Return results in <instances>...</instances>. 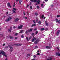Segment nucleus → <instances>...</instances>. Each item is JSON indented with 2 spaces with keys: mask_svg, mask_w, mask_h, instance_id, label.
Returning <instances> with one entry per match:
<instances>
[{
  "mask_svg": "<svg viewBox=\"0 0 60 60\" xmlns=\"http://www.w3.org/2000/svg\"><path fill=\"white\" fill-rule=\"evenodd\" d=\"M31 2H33L34 3H37L35 4V5H37L38 4H40V3L41 2L40 0H30Z\"/></svg>",
  "mask_w": 60,
  "mask_h": 60,
  "instance_id": "obj_1",
  "label": "nucleus"
},
{
  "mask_svg": "<svg viewBox=\"0 0 60 60\" xmlns=\"http://www.w3.org/2000/svg\"><path fill=\"white\" fill-rule=\"evenodd\" d=\"M39 41H40V39H37L34 43L35 44H37Z\"/></svg>",
  "mask_w": 60,
  "mask_h": 60,
  "instance_id": "obj_2",
  "label": "nucleus"
},
{
  "mask_svg": "<svg viewBox=\"0 0 60 60\" xmlns=\"http://www.w3.org/2000/svg\"><path fill=\"white\" fill-rule=\"evenodd\" d=\"M23 25H21L18 27V28L19 29H21L23 27Z\"/></svg>",
  "mask_w": 60,
  "mask_h": 60,
  "instance_id": "obj_3",
  "label": "nucleus"
},
{
  "mask_svg": "<svg viewBox=\"0 0 60 60\" xmlns=\"http://www.w3.org/2000/svg\"><path fill=\"white\" fill-rule=\"evenodd\" d=\"M10 17H9L7 19H6V21H10L12 19Z\"/></svg>",
  "mask_w": 60,
  "mask_h": 60,
  "instance_id": "obj_4",
  "label": "nucleus"
},
{
  "mask_svg": "<svg viewBox=\"0 0 60 60\" xmlns=\"http://www.w3.org/2000/svg\"><path fill=\"white\" fill-rule=\"evenodd\" d=\"M56 54L57 56H60V53L59 52H56Z\"/></svg>",
  "mask_w": 60,
  "mask_h": 60,
  "instance_id": "obj_5",
  "label": "nucleus"
},
{
  "mask_svg": "<svg viewBox=\"0 0 60 60\" xmlns=\"http://www.w3.org/2000/svg\"><path fill=\"white\" fill-rule=\"evenodd\" d=\"M36 38H33V39L32 40V42H34V41H35V40H36Z\"/></svg>",
  "mask_w": 60,
  "mask_h": 60,
  "instance_id": "obj_6",
  "label": "nucleus"
},
{
  "mask_svg": "<svg viewBox=\"0 0 60 60\" xmlns=\"http://www.w3.org/2000/svg\"><path fill=\"white\" fill-rule=\"evenodd\" d=\"M60 30H58V31L56 33V35L57 36H58V35L59 34V33H60Z\"/></svg>",
  "mask_w": 60,
  "mask_h": 60,
  "instance_id": "obj_7",
  "label": "nucleus"
},
{
  "mask_svg": "<svg viewBox=\"0 0 60 60\" xmlns=\"http://www.w3.org/2000/svg\"><path fill=\"white\" fill-rule=\"evenodd\" d=\"M19 19L16 18L14 20V21L15 22H17V21H19Z\"/></svg>",
  "mask_w": 60,
  "mask_h": 60,
  "instance_id": "obj_8",
  "label": "nucleus"
},
{
  "mask_svg": "<svg viewBox=\"0 0 60 60\" xmlns=\"http://www.w3.org/2000/svg\"><path fill=\"white\" fill-rule=\"evenodd\" d=\"M46 49H50L51 48V47H49V46H46Z\"/></svg>",
  "mask_w": 60,
  "mask_h": 60,
  "instance_id": "obj_9",
  "label": "nucleus"
},
{
  "mask_svg": "<svg viewBox=\"0 0 60 60\" xmlns=\"http://www.w3.org/2000/svg\"><path fill=\"white\" fill-rule=\"evenodd\" d=\"M8 7H10L11 8V7L10 6V3L9 2L8 3Z\"/></svg>",
  "mask_w": 60,
  "mask_h": 60,
  "instance_id": "obj_10",
  "label": "nucleus"
},
{
  "mask_svg": "<svg viewBox=\"0 0 60 60\" xmlns=\"http://www.w3.org/2000/svg\"><path fill=\"white\" fill-rule=\"evenodd\" d=\"M45 23H46V24L47 26H49V24H48V23L47 22V21H45Z\"/></svg>",
  "mask_w": 60,
  "mask_h": 60,
  "instance_id": "obj_11",
  "label": "nucleus"
},
{
  "mask_svg": "<svg viewBox=\"0 0 60 60\" xmlns=\"http://www.w3.org/2000/svg\"><path fill=\"white\" fill-rule=\"evenodd\" d=\"M33 31V28L30 29L29 30V32H31V31Z\"/></svg>",
  "mask_w": 60,
  "mask_h": 60,
  "instance_id": "obj_12",
  "label": "nucleus"
},
{
  "mask_svg": "<svg viewBox=\"0 0 60 60\" xmlns=\"http://www.w3.org/2000/svg\"><path fill=\"white\" fill-rule=\"evenodd\" d=\"M8 31L9 32H11V30L10 29H8Z\"/></svg>",
  "mask_w": 60,
  "mask_h": 60,
  "instance_id": "obj_13",
  "label": "nucleus"
},
{
  "mask_svg": "<svg viewBox=\"0 0 60 60\" xmlns=\"http://www.w3.org/2000/svg\"><path fill=\"white\" fill-rule=\"evenodd\" d=\"M36 26V24H35V23H34V24L32 25L31 26V27H33V26Z\"/></svg>",
  "mask_w": 60,
  "mask_h": 60,
  "instance_id": "obj_14",
  "label": "nucleus"
},
{
  "mask_svg": "<svg viewBox=\"0 0 60 60\" xmlns=\"http://www.w3.org/2000/svg\"><path fill=\"white\" fill-rule=\"evenodd\" d=\"M44 30V28H43L41 29H40L41 31H43Z\"/></svg>",
  "mask_w": 60,
  "mask_h": 60,
  "instance_id": "obj_15",
  "label": "nucleus"
},
{
  "mask_svg": "<svg viewBox=\"0 0 60 60\" xmlns=\"http://www.w3.org/2000/svg\"><path fill=\"white\" fill-rule=\"evenodd\" d=\"M13 13H16V12H15V11L14 10H12Z\"/></svg>",
  "mask_w": 60,
  "mask_h": 60,
  "instance_id": "obj_16",
  "label": "nucleus"
},
{
  "mask_svg": "<svg viewBox=\"0 0 60 60\" xmlns=\"http://www.w3.org/2000/svg\"><path fill=\"white\" fill-rule=\"evenodd\" d=\"M19 1L20 4H21V0H19Z\"/></svg>",
  "mask_w": 60,
  "mask_h": 60,
  "instance_id": "obj_17",
  "label": "nucleus"
},
{
  "mask_svg": "<svg viewBox=\"0 0 60 60\" xmlns=\"http://www.w3.org/2000/svg\"><path fill=\"white\" fill-rule=\"evenodd\" d=\"M38 23L39 25H41V21H39V22H38Z\"/></svg>",
  "mask_w": 60,
  "mask_h": 60,
  "instance_id": "obj_18",
  "label": "nucleus"
},
{
  "mask_svg": "<svg viewBox=\"0 0 60 60\" xmlns=\"http://www.w3.org/2000/svg\"><path fill=\"white\" fill-rule=\"evenodd\" d=\"M9 38L10 39H13V37H12L11 36H10L9 37Z\"/></svg>",
  "mask_w": 60,
  "mask_h": 60,
  "instance_id": "obj_19",
  "label": "nucleus"
},
{
  "mask_svg": "<svg viewBox=\"0 0 60 60\" xmlns=\"http://www.w3.org/2000/svg\"><path fill=\"white\" fill-rule=\"evenodd\" d=\"M28 32H29V30L28 31H26L25 32V33L26 34H27V33H28Z\"/></svg>",
  "mask_w": 60,
  "mask_h": 60,
  "instance_id": "obj_20",
  "label": "nucleus"
},
{
  "mask_svg": "<svg viewBox=\"0 0 60 60\" xmlns=\"http://www.w3.org/2000/svg\"><path fill=\"white\" fill-rule=\"evenodd\" d=\"M37 9H40V7L39 6H37Z\"/></svg>",
  "mask_w": 60,
  "mask_h": 60,
  "instance_id": "obj_21",
  "label": "nucleus"
},
{
  "mask_svg": "<svg viewBox=\"0 0 60 60\" xmlns=\"http://www.w3.org/2000/svg\"><path fill=\"white\" fill-rule=\"evenodd\" d=\"M35 15L36 16H38V13H36L35 14Z\"/></svg>",
  "mask_w": 60,
  "mask_h": 60,
  "instance_id": "obj_22",
  "label": "nucleus"
},
{
  "mask_svg": "<svg viewBox=\"0 0 60 60\" xmlns=\"http://www.w3.org/2000/svg\"><path fill=\"white\" fill-rule=\"evenodd\" d=\"M55 20H56V21L57 22H58V19H57V18H56Z\"/></svg>",
  "mask_w": 60,
  "mask_h": 60,
  "instance_id": "obj_23",
  "label": "nucleus"
},
{
  "mask_svg": "<svg viewBox=\"0 0 60 60\" xmlns=\"http://www.w3.org/2000/svg\"><path fill=\"white\" fill-rule=\"evenodd\" d=\"M39 32L38 31H36V34H37V33H38Z\"/></svg>",
  "mask_w": 60,
  "mask_h": 60,
  "instance_id": "obj_24",
  "label": "nucleus"
},
{
  "mask_svg": "<svg viewBox=\"0 0 60 60\" xmlns=\"http://www.w3.org/2000/svg\"><path fill=\"white\" fill-rule=\"evenodd\" d=\"M13 10H15V11H17V9H16V8H13Z\"/></svg>",
  "mask_w": 60,
  "mask_h": 60,
  "instance_id": "obj_25",
  "label": "nucleus"
},
{
  "mask_svg": "<svg viewBox=\"0 0 60 60\" xmlns=\"http://www.w3.org/2000/svg\"><path fill=\"white\" fill-rule=\"evenodd\" d=\"M44 17V15H42V16H41V18H42V19H43Z\"/></svg>",
  "mask_w": 60,
  "mask_h": 60,
  "instance_id": "obj_26",
  "label": "nucleus"
},
{
  "mask_svg": "<svg viewBox=\"0 0 60 60\" xmlns=\"http://www.w3.org/2000/svg\"><path fill=\"white\" fill-rule=\"evenodd\" d=\"M21 37L22 38H24V36L23 35H21Z\"/></svg>",
  "mask_w": 60,
  "mask_h": 60,
  "instance_id": "obj_27",
  "label": "nucleus"
},
{
  "mask_svg": "<svg viewBox=\"0 0 60 60\" xmlns=\"http://www.w3.org/2000/svg\"><path fill=\"white\" fill-rule=\"evenodd\" d=\"M43 5H44V4H41V6L42 7L43 6Z\"/></svg>",
  "mask_w": 60,
  "mask_h": 60,
  "instance_id": "obj_28",
  "label": "nucleus"
},
{
  "mask_svg": "<svg viewBox=\"0 0 60 60\" xmlns=\"http://www.w3.org/2000/svg\"><path fill=\"white\" fill-rule=\"evenodd\" d=\"M34 35V33H32V36H33V35Z\"/></svg>",
  "mask_w": 60,
  "mask_h": 60,
  "instance_id": "obj_29",
  "label": "nucleus"
},
{
  "mask_svg": "<svg viewBox=\"0 0 60 60\" xmlns=\"http://www.w3.org/2000/svg\"><path fill=\"white\" fill-rule=\"evenodd\" d=\"M23 30H22L20 31V33H23Z\"/></svg>",
  "mask_w": 60,
  "mask_h": 60,
  "instance_id": "obj_30",
  "label": "nucleus"
},
{
  "mask_svg": "<svg viewBox=\"0 0 60 60\" xmlns=\"http://www.w3.org/2000/svg\"><path fill=\"white\" fill-rule=\"evenodd\" d=\"M10 49H13V47H10Z\"/></svg>",
  "mask_w": 60,
  "mask_h": 60,
  "instance_id": "obj_31",
  "label": "nucleus"
},
{
  "mask_svg": "<svg viewBox=\"0 0 60 60\" xmlns=\"http://www.w3.org/2000/svg\"><path fill=\"white\" fill-rule=\"evenodd\" d=\"M33 22H34V23H36V22H35V20H33Z\"/></svg>",
  "mask_w": 60,
  "mask_h": 60,
  "instance_id": "obj_32",
  "label": "nucleus"
},
{
  "mask_svg": "<svg viewBox=\"0 0 60 60\" xmlns=\"http://www.w3.org/2000/svg\"><path fill=\"white\" fill-rule=\"evenodd\" d=\"M18 33H16L15 34V35L16 36L17 35H18Z\"/></svg>",
  "mask_w": 60,
  "mask_h": 60,
  "instance_id": "obj_33",
  "label": "nucleus"
},
{
  "mask_svg": "<svg viewBox=\"0 0 60 60\" xmlns=\"http://www.w3.org/2000/svg\"><path fill=\"white\" fill-rule=\"evenodd\" d=\"M38 48V47L37 46H36L35 47V49H37V48Z\"/></svg>",
  "mask_w": 60,
  "mask_h": 60,
  "instance_id": "obj_34",
  "label": "nucleus"
},
{
  "mask_svg": "<svg viewBox=\"0 0 60 60\" xmlns=\"http://www.w3.org/2000/svg\"><path fill=\"white\" fill-rule=\"evenodd\" d=\"M4 56H5V57H7V56L6 55H5V54L4 55Z\"/></svg>",
  "mask_w": 60,
  "mask_h": 60,
  "instance_id": "obj_35",
  "label": "nucleus"
},
{
  "mask_svg": "<svg viewBox=\"0 0 60 60\" xmlns=\"http://www.w3.org/2000/svg\"><path fill=\"white\" fill-rule=\"evenodd\" d=\"M32 38V37H30V38H29V40H30Z\"/></svg>",
  "mask_w": 60,
  "mask_h": 60,
  "instance_id": "obj_36",
  "label": "nucleus"
},
{
  "mask_svg": "<svg viewBox=\"0 0 60 60\" xmlns=\"http://www.w3.org/2000/svg\"><path fill=\"white\" fill-rule=\"evenodd\" d=\"M17 45L18 46H21V45L20 44H18Z\"/></svg>",
  "mask_w": 60,
  "mask_h": 60,
  "instance_id": "obj_37",
  "label": "nucleus"
},
{
  "mask_svg": "<svg viewBox=\"0 0 60 60\" xmlns=\"http://www.w3.org/2000/svg\"><path fill=\"white\" fill-rule=\"evenodd\" d=\"M15 2H14V5L13 6V7H14V6H15Z\"/></svg>",
  "mask_w": 60,
  "mask_h": 60,
  "instance_id": "obj_38",
  "label": "nucleus"
},
{
  "mask_svg": "<svg viewBox=\"0 0 60 60\" xmlns=\"http://www.w3.org/2000/svg\"><path fill=\"white\" fill-rule=\"evenodd\" d=\"M58 23L59 24H60V20H59L58 21Z\"/></svg>",
  "mask_w": 60,
  "mask_h": 60,
  "instance_id": "obj_39",
  "label": "nucleus"
},
{
  "mask_svg": "<svg viewBox=\"0 0 60 60\" xmlns=\"http://www.w3.org/2000/svg\"><path fill=\"white\" fill-rule=\"evenodd\" d=\"M26 39L28 41H29V40H28V38H26Z\"/></svg>",
  "mask_w": 60,
  "mask_h": 60,
  "instance_id": "obj_40",
  "label": "nucleus"
},
{
  "mask_svg": "<svg viewBox=\"0 0 60 60\" xmlns=\"http://www.w3.org/2000/svg\"><path fill=\"white\" fill-rule=\"evenodd\" d=\"M30 8L31 9H32V6H30Z\"/></svg>",
  "mask_w": 60,
  "mask_h": 60,
  "instance_id": "obj_41",
  "label": "nucleus"
},
{
  "mask_svg": "<svg viewBox=\"0 0 60 60\" xmlns=\"http://www.w3.org/2000/svg\"><path fill=\"white\" fill-rule=\"evenodd\" d=\"M30 55L29 54H27V56H30Z\"/></svg>",
  "mask_w": 60,
  "mask_h": 60,
  "instance_id": "obj_42",
  "label": "nucleus"
},
{
  "mask_svg": "<svg viewBox=\"0 0 60 60\" xmlns=\"http://www.w3.org/2000/svg\"><path fill=\"white\" fill-rule=\"evenodd\" d=\"M34 57V58H35L36 57V56L35 55H34V56H33Z\"/></svg>",
  "mask_w": 60,
  "mask_h": 60,
  "instance_id": "obj_43",
  "label": "nucleus"
},
{
  "mask_svg": "<svg viewBox=\"0 0 60 60\" xmlns=\"http://www.w3.org/2000/svg\"><path fill=\"white\" fill-rule=\"evenodd\" d=\"M36 30H37V28H36L34 29V30L35 31Z\"/></svg>",
  "mask_w": 60,
  "mask_h": 60,
  "instance_id": "obj_44",
  "label": "nucleus"
},
{
  "mask_svg": "<svg viewBox=\"0 0 60 60\" xmlns=\"http://www.w3.org/2000/svg\"><path fill=\"white\" fill-rule=\"evenodd\" d=\"M45 0V2H47V1H48V0Z\"/></svg>",
  "mask_w": 60,
  "mask_h": 60,
  "instance_id": "obj_45",
  "label": "nucleus"
},
{
  "mask_svg": "<svg viewBox=\"0 0 60 60\" xmlns=\"http://www.w3.org/2000/svg\"><path fill=\"white\" fill-rule=\"evenodd\" d=\"M5 48H6V49H7V48H8V46H7L5 47Z\"/></svg>",
  "mask_w": 60,
  "mask_h": 60,
  "instance_id": "obj_46",
  "label": "nucleus"
},
{
  "mask_svg": "<svg viewBox=\"0 0 60 60\" xmlns=\"http://www.w3.org/2000/svg\"><path fill=\"white\" fill-rule=\"evenodd\" d=\"M23 14H24V16H25V12H24Z\"/></svg>",
  "mask_w": 60,
  "mask_h": 60,
  "instance_id": "obj_47",
  "label": "nucleus"
},
{
  "mask_svg": "<svg viewBox=\"0 0 60 60\" xmlns=\"http://www.w3.org/2000/svg\"><path fill=\"white\" fill-rule=\"evenodd\" d=\"M12 27H10V29H11V30H12Z\"/></svg>",
  "mask_w": 60,
  "mask_h": 60,
  "instance_id": "obj_48",
  "label": "nucleus"
},
{
  "mask_svg": "<svg viewBox=\"0 0 60 60\" xmlns=\"http://www.w3.org/2000/svg\"><path fill=\"white\" fill-rule=\"evenodd\" d=\"M0 35L1 36V37H3V35L0 34Z\"/></svg>",
  "mask_w": 60,
  "mask_h": 60,
  "instance_id": "obj_49",
  "label": "nucleus"
},
{
  "mask_svg": "<svg viewBox=\"0 0 60 60\" xmlns=\"http://www.w3.org/2000/svg\"><path fill=\"white\" fill-rule=\"evenodd\" d=\"M40 55V53H38L37 54V55Z\"/></svg>",
  "mask_w": 60,
  "mask_h": 60,
  "instance_id": "obj_50",
  "label": "nucleus"
},
{
  "mask_svg": "<svg viewBox=\"0 0 60 60\" xmlns=\"http://www.w3.org/2000/svg\"><path fill=\"white\" fill-rule=\"evenodd\" d=\"M57 17H60V15H57Z\"/></svg>",
  "mask_w": 60,
  "mask_h": 60,
  "instance_id": "obj_51",
  "label": "nucleus"
},
{
  "mask_svg": "<svg viewBox=\"0 0 60 60\" xmlns=\"http://www.w3.org/2000/svg\"><path fill=\"white\" fill-rule=\"evenodd\" d=\"M32 4V3L31 2H30V4H29V5H31V4Z\"/></svg>",
  "mask_w": 60,
  "mask_h": 60,
  "instance_id": "obj_52",
  "label": "nucleus"
},
{
  "mask_svg": "<svg viewBox=\"0 0 60 60\" xmlns=\"http://www.w3.org/2000/svg\"><path fill=\"white\" fill-rule=\"evenodd\" d=\"M38 19H37V20H36V22H38Z\"/></svg>",
  "mask_w": 60,
  "mask_h": 60,
  "instance_id": "obj_53",
  "label": "nucleus"
},
{
  "mask_svg": "<svg viewBox=\"0 0 60 60\" xmlns=\"http://www.w3.org/2000/svg\"><path fill=\"white\" fill-rule=\"evenodd\" d=\"M57 49L58 50H59V48H58V47H57Z\"/></svg>",
  "mask_w": 60,
  "mask_h": 60,
  "instance_id": "obj_54",
  "label": "nucleus"
},
{
  "mask_svg": "<svg viewBox=\"0 0 60 60\" xmlns=\"http://www.w3.org/2000/svg\"><path fill=\"white\" fill-rule=\"evenodd\" d=\"M29 5H28V4H27V6L26 7V8H27L29 6Z\"/></svg>",
  "mask_w": 60,
  "mask_h": 60,
  "instance_id": "obj_55",
  "label": "nucleus"
},
{
  "mask_svg": "<svg viewBox=\"0 0 60 60\" xmlns=\"http://www.w3.org/2000/svg\"><path fill=\"white\" fill-rule=\"evenodd\" d=\"M45 18H46V17L45 16L44 17V19H45Z\"/></svg>",
  "mask_w": 60,
  "mask_h": 60,
  "instance_id": "obj_56",
  "label": "nucleus"
},
{
  "mask_svg": "<svg viewBox=\"0 0 60 60\" xmlns=\"http://www.w3.org/2000/svg\"><path fill=\"white\" fill-rule=\"evenodd\" d=\"M52 58H50V59H49V60H52Z\"/></svg>",
  "mask_w": 60,
  "mask_h": 60,
  "instance_id": "obj_57",
  "label": "nucleus"
},
{
  "mask_svg": "<svg viewBox=\"0 0 60 60\" xmlns=\"http://www.w3.org/2000/svg\"><path fill=\"white\" fill-rule=\"evenodd\" d=\"M39 52H40V51H39V50H38L37 51L38 53H39Z\"/></svg>",
  "mask_w": 60,
  "mask_h": 60,
  "instance_id": "obj_58",
  "label": "nucleus"
},
{
  "mask_svg": "<svg viewBox=\"0 0 60 60\" xmlns=\"http://www.w3.org/2000/svg\"><path fill=\"white\" fill-rule=\"evenodd\" d=\"M51 6H52V7H53V6H54V5H51Z\"/></svg>",
  "mask_w": 60,
  "mask_h": 60,
  "instance_id": "obj_59",
  "label": "nucleus"
},
{
  "mask_svg": "<svg viewBox=\"0 0 60 60\" xmlns=\"http://www.w3.org/2000/svg\"><path fill=\"white\" fill-rule=\"evenodd\" d=\"M8 14V12H7V13H6L7 15V14Z\"/></svg>",
  "mask_w": 60,
  "mask_h": 60,
  "instance_id": "obj_60",
  "label": "nucleus"
},
{
  "mask_svg": "<svg viewBox=\"0 0 60 60\" xmlns=\"http://www.w3.org/2000/svg\"><path fill=\"white\" fill-rule=\"evenodd\" d=\"M14 28H16V26H14Z\"/></svg>",
  "mask_w": 60,
  "mask_h": 60,
  "instance_id": "obj_61",
  "label": "nucleus"
},
{
  "mask_svg": "<svg viewBox=\"0 0 60 60\" xmlns=\"http://www.w3.org/2000/svg\"><path fill=\"white\" fill-rule=\"evenodd\" d=\"M5 44H3V46H5Z\"/></svg>",
  "mask_w": 60,
  "mask_h": 60,
  "instance_id": "obj_62",
  "label": "nucleus"
},
{
  "mask_svg": "<svg viewBox=\"0 0 60 60\" xmlns=\"http://www.w3.org/2000/svg\"><path fill=\"white\" fill-rule=\"evenodd\" d=\"M17 38V37H16L15 38V39H17V38Z\"/></svg>",
  "mask_w": 60,
  "mask_h": 60,
  "instance_id": "obj_63",
  "label": "nucleus"
},
{
  "mask_svg": "<svg viewBox=\"0 0 60 60\" xmlns=\"http://www.w3.org/2000/svg\"><path fill=\"white\" fill-rule=\"evenodd\" d=\"M13 51V50H10V52H12V51Z\"/></svg>",
  "mask_w": 60,
  "mask_h": 60,
  "instance_id": "obj_64",
  "label": "nucleus"
}]
</instances>
